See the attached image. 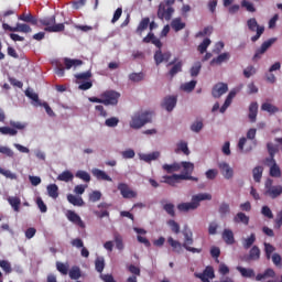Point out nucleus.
Here are the masks:
<instances>
[{
	"label": "nucleus",
	"instance_id": "nucleus-16",
	"mask_svg": "<svg viewBox=\"0 0 282 282\" xmlns=\"http://www.w3.org/2000/svg\"><path fill=\"white\" fill-rule=\"evenodd\" d=\"M171 61V52L162 53V48H159L154 53L155 65H162V63H169Z\"/></svg>",
	"mask_w": 282,
	"mask_h": 282
},
{
	"label": "nucleus",
	"instance_id": "nucleus-19",
	"mask_svg": "<svg viewBox=\"0 0 282 282\" xmlns=\"http://www.w3.org/2000/svg\"><path fill=\"white\" fill-rule=\"evenodd\" d=\"M176 105H177V97L167 96L163 99L161 107H163V109H166V111H173Z\"/></svg>",
	"mask_w": 282,
	"mask_h": 282
},
{
	"label": "nucleus",
	"instance_id": "nucleus-50",
	"mask_svg": "<svg viewBox=\"0 0 282 282\" xmlns=\"http://www.w3.org/2000/svg\"><path fill=\"white\" fill-rule=\"evenodd\" d=\"M262 111H268V113H276L279 112V108L270 102H264L261 105Z\"/></svg>",
	"mask_w": 282,
	"mask_h": 282
},
{
	"label": "nucleus",
	"instance_id": "nucleus-28",
	"mask_svg": "<svg viewBox=\"0 0 282 282\" xmlns=\"http://www.w3.org/2000/svg\"><path fill=\"white\" fill-rule=\"evenodd\" d=\"M93 175L97 180H102L104 182H113L111 176H109L107 173H105V171L99 170V169H94L93 170Z\"/></svg>",
	"mask_w": 282,
	"mask_h": 282
},
{
	"label": "nucleus",
	"instance_id": "nucleus-29",
	"mask_svg": "<svg viewBox=\"0 0 282 282\" xmlns=\"http://www.w3.org/2000/svg\"><path fill=\"white\" fill-rule=\"evenodd\" d=\"M276 276V272L273 269H265L263 273H258L256 275V281H263V279H274Z\"/></svg>",
	"mask_w": 282,
	"mask_h": 282
},
{
	"label": "nucleus",
	"instance_id": "nucleus-51",
	"mask_svg": "<svg viewBox=\"0 0 282 282\" xmlns=\"http://www.w3.org/2000/svg\"><path fill=\"white\" fill-rule=\"evenodd\" d=\"M200 72H202V62H196L189 69V74L192 78H196V76H199Z\"/></svg>",
	"mask_w": 282,
	"mask_h": 282
},
{
	"label": "nucleus",
	"instance_id": "nucleus-36",
	"mask_svg": "<svg viewBox=\"0 0 282 282\" xmlns=\"http://www.w3.org/2000/svg\"><path fill=\"white\" fill-rule=\"evenodd\" d=\"M163 171H166L167 173H177L181 171V162H174L172 164H163L162 166Z\"/></svg>",
	"mask_w": 282,
	"mask_h": 282
},
{
	"label": "nucleus",
	"instance_id": "nucleus-8",
	"mask_svg": "<svg viewBox=\"0 0 282 282\" xmlns=\"http://www.w3.org/2000/svg\"><path fill=\"white\" fill-rule=\"evenodd\" d=\"M175 13V9L173 7H169V4H164L161 2L158 9V19L161 21H171L173 19V14Z\"/></svg>",
	"mask_w": 282,
	"mask_h": 282
},
{
	"label": "nucleus",
	"instance_id": "nucleus-44",
	"mask_svg": "<svg viewBox=\"0 0 282 282\" xmlns=\"http://www.w3.org/2000/svg\"><path fill=\"white\" fill-rule=\"evenodd\" d=\"M58 182H72L74 174L70 171H64L57 176Z\"/></svg>",
	"mask_w": 282,
	"mask_h": 282
},
{
	"label": "nucleus",
	"instance_id": "nucleus-15",
	"mask_svg": "<svg viewBox=\"0 0 282 282\" xmlns=\"http://www.w3.org/2000/svg\"><path fill=\"white\" fill-rule=\"evenodd\" d=\"M265 166H269L270 171H269V175L271 177H281L282 172H281V167L279 166V164H276V160L272 161H264Z\"/></svg>",
	"mask_w": 282,
	"mask_h": 282
},
{
	"label": "nucleus",
	"instance_id": "nucleus-52",
	"mask_svg": "<svg viewBox=\"0 0 282 282\" xmlns=\"http://www.w3.org/2000/svg\"><path fill=\"white\" fill-rule=\"evenodd\" d=\"M263 246H264L265 257L268 261H270L272 259V253L276 250V248L270 245V242H264Z\"/></svg>",
	"mask_w": 282,
	"mask_h": 282
},
{
	"label": "nucleus",
	"instance_id": "nucleus-40",
	"mask_svg": "<svg viewBox=\"0 0 282 282\" xmlns=\"http://www.w3.org/2000/svg\"><path fill=\"white\" fill-rule=\"evenodd\" d=\"M167 243L171 246V248H173L174 252L181 253L182 248H184L183 245H181L180 241L173 239V237L167 238Z\"/></svg>",
	"mask_w": 282,
	"mask_h": 282
},
{
	"label": "nucleus",
	"instance_id": "nucleus-48",
	"mask_svg": "<svg viewBox=\"0 0 282 282\" xmlns=\"http://www.w3.org/2000/svg\"><path fill=\"white\" fill-rule=\"evenodd\" d=\"M0 268L4 274H12V263L8 260H0Z\"/></svg>",
	"mask_w": 282,
	"mask_h": 282
},
{
	"label": "nucleus",
	"instance_id": "nucleus-24",
	"mask_svg": "<svg viewBox=\"0 0 282 282\" xmlns=\"http://www.w3.org/2000/svg\"><path fill=\"white\" fill-rule=\"evenodd\" d=\"M234 224H243V226H248L250 224V216L246 215L242 212H239L234 217Z\"/></svg>",
	"mask_w": 282,
	"mask_h": 282
},
{
	"label": "nucleus",
	"instance_id": "nucleus-32",
	"mask_svg": "<svg viewBox=\"0 0 282 282\" xmlns=\"http://www.w3.org/2000/svg\"><path fill=\"white\" fill-rule=\"evenodd\" d=\"M150 23H151L150 18H143L139 23V25L135 30V33L139 34V36H142V32H144V30H147L149 28Z\"/></svg>",
	"mask_w": 282,
	"mask_h": 282
},
{
	"label": "nucleus",
	"instance_id": "nucleus-13",
	"mask_svg": "<svg viewBox=\"0 0 282 282\" xmlns=\"http://www.w3.org/2000/svg\"><path fill=\"white\" fill-rule=\"evenodd\" d=\"M183 66H184V63H182V61L174 58L172 62L167 63L166 65V67H171L167 73V76H170V78H175V76H177V74L182 72Z\"/></svg>",
	"mask_w": 282,
	"mask_h": 282
},
{
	"label": "nucleus",
	"instance_id": "nucleus-54",
	"mask_svg": "<svg viewBox=\"0 0 282 282\" xmlns=\"http://www.w3.org/2000/svg\"><path fill=\"white\" fill-rule=\"evenodd\" d=\"M113 239L117 250H124V243L122 242V236L119 232L113 234Z\"/></svg>",
	"mask_w": 282,
	"mask_h": 282
},
{
	"label": "nucleus",
	"instance_id": "nucleus-21",
	"mask_svg": "<svg viewBox=\"0 0 282 282\" xmlns=\"http://www.w3.org/2000/svg\"><path fill=\"white\" fill-rule=\"evenodd\" d=\"M111 205L107 204V203H100L97 208H99V210H94V215H96V217H98L99 219H102L105 217H109V207Z\"/></svg>",
	"mask_w": 282,
	"mask_h": 282
},
{
	"label": "nucleus",
	"instance_id": "nucleus-25",
	"mask_svg": "<svg viewBox=\"0 0 282 282\" xmlns=\"http://www.w3.org/2000/svg\"><path fill=\"white\" fill-rule=\"evenodd\" d=\"M259 259H261V249L258 246H253L249 251L247 261H259Z\"/></svg>",
	"mask_w": 282,
	"mask_h": 282
},
{
	"label": "nucleus",
	"instance_id": "nucleus-31",
	"mask_svg": "<svg viewBox=\"0 0 282 282\" xmlns=\"http://www.w3.org/2000/svg\"><path fill=\"white\" fill-rule=\"evenodd\" d=\"M236 96H237V93H235L234 90H231V91L228 94V96H227V98H226L224 105L220 107V113H226V109H228V108L230 107V105H232V99H234Z\"/></svg>",
	"mask_w": 282,
	"mask_h": 282
},
{
	"label": "nucleus",
	"instance_id": "nucleus-59",
	"mask_svg": "<svg viewBox=\"0 0 282 282\" xmlns=\"http://www.w3.org/2000/svg\"><path fill=\"white\" fill-rule=\"evenodd\" d=\"M254 74H257V68H254L252 65H249L246 67V69H243L245 78H250L251 76H254Z\"/></svg>",
	"mask_w": 282,
	"mask_h": 282
},
{
	"label": "nucleus",
	"instance_id": "nucleus-38",
	"mask_svg": "<svg viewBox=\"0 0 282 282\" xmlns=\"http://www.w3.org/2000/svg\"><path fill=\"white\" fill-rule=\"evenodd\" d=\"M64 65H65V69H72V67H78V66L83 65V61L65 57Z\"/></svg>",
	"mask_w": 282,
	"mask_h": 282
},
{
	"label": "nucleus",
	"instance_id": "nucleus-20",
	"mask_svg": "<svg viewBox=\"0 0 282 282\" xmlns=\"http://www.w3.org/2000/svg\"><path fill=\"white\" fill-rule=\"evenodd\" d=\"M66 217L68 221H72V224H75V226H79V228H85V223L83 221L80 216L76 214V212L68 210Z\"/></svg>",
	"mask_w": 282,
	"mask_h": 282
},
{
	"label": "nucleus",
	"instance_id": "nucleus-37",
	"mask_svg": "<svg viewBox=\"0 0 282 282\" xmlns=\"http://www.w3.org/2000/svg\"><path fill=\"white\" fill-rule=\"evenodd\" d=\"M67 202H69V204L73 206H85V200H83V197L75 196L73 194L67 195Z\"/></svg>",
	"mask_w": 282,
	"mask_h": 282
},
{
	"label": "nucleus",
	"instance_id": "nucleus-5",
	"mask_svg": "<svg viewBox=\"0 0 282 282\" xmlns=\"http://www.w3.org/2000/svg\"><path fill=\"white\" fill-rule=\"evenodd\" d=\"M181 170H182V173L178 174L180 176H182L181 180L191 181V182H199V178L197 176H193V172L195 171V164L194 163L188 162V161H182L181 162Z\"/></svg>",
	"mask_w": 282,
	"mask_h": 282
},
{
	"label": "nucleus",
	"instance_id": "nucleus-47",
	"mask_svg": "<svg viewBox=\"0 0 282 282\" xmlns=\"http://www.w3.org/2000/svg\"><path fill=\"white\" fill-rule=\"evenodd\" d=\"M254 241H257V236L254 234H251L250 237L243 240L242 247L245 250H249V248H252L254 245Z\"/></svg>",
	"mask_w": 282,
	"mask_h": 282
},
{
	"label": "nucleus",
	"instance_id": "nucleus-64",
	"mask_svg": "<svg viewBox=\"0 0 282 282\" xmlns=\"http://www.w3.org/2000/svg\"><path fill=\"white\" fill-rule=\"evenodd\" d=\"M281 226H282V209L278 212L276 217L274 219L275 230H281Z\"/></svg>",
	"mask_w": 282,
	"mask_h": 282
},
{
	"label": "nucleus",
	"instance_id": "nucleus-63",
	"mask_svg": "<svg viewBox=\"0 0 282 282\" xmlns=\"http://www.w3.org/2000/svg\"><path fill=\"white\" fill-rule=\"evenodd\" d=\"M55 74L56 76H59V77L65 76V67H63V63L61 62L55 63Z\"/></svg>",
	"mask_w": 282,
	"mask_h": 282
},
{
	"label": "nucleus",
	"instance_id": "nucleus-17",
	"mask_svg": "<svg viewBox=\"0 0 282 282\" xmlns=\"http://www.w3.org/2000/svg\"><path fill=\"white\" fill-rule=\"evenodd\" d=\"M228 91V84L218 83L212 89V96L214 98H221L224 94Z\"/></svg>",
	"mask_w": 282,
	"mask_h": 282
},
{
	"label": "nucleus",
	"instance_id": "nucleus-45",
	"mask_svg": "<svg viewBox=\"0 0 282 282\" xmlns=\"http://www.w3.org/2000/svg\"><path fill=\"white\" fill-rule=\"evenodd\" d=\"M75 177L82 180L83 182L89 183L91 182V175L88 172L79 170L76 172Z\"/></svg>",
	"mask_w": 282,
	"mask_h": 282
},
{
	"label": "nucleus",
	"instance_id": "nucleus-34",
	"mask_svg": "<svg viewBox=\"0 0 282 282\" xmlns=\"http://www.w3.org/2000/svg\"><path fill=\"white\" fill-rule=\"evenodd\" d=\"M226 61H230V53H223L213 58L210 61V65H221V63H226Z\"/></svg>",
	"mask_w": 282,
	"mask_h": 282
},
{
	"label": "nucleus",
	"instance_id": "nucleus-58",
	"mask_svg": "<svg viewBox=\"0 0 282 282\" xmlns=\"http://www.w3.org/2000/svg\"><path fill=\"white\" fill-rule=\"evenodd\" d=\"M163 210H165L170 217H175V205H173V203L165 204Z\"/></svg>",
	"mask_w": 282,
	"mask_h": 282
},
{
	"label": "nucleus",
	"instance_id": "nucleus-56",
	"mask_svg": "<svg viewBox=\"0 0 282 282\" xmlns=\"http://www.w3.org/2000/svg\"><path fill=\"white\" fill-rule=\"evenodd\" d=\"M0 133H2V135H17V133H19V131H17V129L10 128V127H0Z\"/></svg>",
	"mask_w": 282,
	"mask_h": 282
},
{
	"label": "nucleus",
	"instance_id": "nucleus-27",
	"mask_svg": "<svg viewBox=\"0 0 282 282\" xmlns=\"http://www.w3.org/2000/svg\"><path fill=\"white\" fill-rule=\"evenodd\" d=\"M171 28L174 32H182L186 28V22H183L182 18H175L171 22Z\"/></svg>",
	"mask_w": 282,
	"mask_h": 282
},
{
	"label": "nucleus",
	"instance_id": "nucleus-53",
	"mask_svg": "<svg viewBox=\"0 0 282 282\" xmlns=\"http://www.w3.org/2000/svg\"><path fill=\"white\" fill-rule=\"evenodd\" d=\"M212 41L210 39L206 37L203 40V42L198 45L197 50L200 54H206V51L208 50V46L210 45Z\"/></svg>",
	"mask_w": 282,
	"mask_h": 282
},
{
	"label": "nucleus",
	"instance_id": "nucleus-41",
	"mask_svg": "<svg viewBox=\"0 0 282 282\" xmlns=\"http://www.w3.org/2000/svg\"><path fill=\"white\" fill-rule=\"evenodd\" d=\"M69 279H72V281H78V279H80V276L83 275L80 272V267H72V269L68 272Z\"/></svg>",
	"mask_w": 282,
	"mask_h": 282
},
{
	"label": "nucleus",
	"instance_id": "nucleus-10",
	"mask_svg": "<svg viewBox=\"0 0 282 282\" xmlns=\"http://www.w3.org/2000/svg\"><path fill=\"white\" fill-rule=\"evenodd\" d=\"M2 29L6 32H22L23 34L32 33V26L25 23H17L15 26H10L8 23H2Z\"/></svg>",
	"mask_w": 282,
	"mask_h": 282
},
{
	"label": "nucleus",
	"instance_id": "nucleus-33",
	"mask_svg": "<svg viewBox=\"0 0 282 282\" xmlns=\"http://www.w3.org/2000/svg\"><path fill=\"white\" fill-rule=\"evenodd\" d=\"M223 239L228 246H232L235 243V234L230 229H224Z\"/></svg>",
	"mask_w": 282,
	"mask_h": 282
},
{
	"label": "nucleus",
	"instance_id": "nucleus-2",
	"mask_svg": "<svg viewBox=\"0 0 282 282\" xmlns=\"http://www.w3.org/2000/svg\"><path fill=\"white\" fill-rule=\"evenodd\" d=\"M36 28H44V32H65V23H56V15L37 19Z\"/></svg>",
	"mask_w": 282,
	"mask_h": 282
},
{
	"label": "nucleus",
	"instance_id": "nucleus-49",
	"mask_svg": "<svg viewBox=\"0 0 282 282\" xmlns=\"http://www.w3.org/2000/svg\"><path fill=\"white\" fill-rule=\"evenodd\" d=\"M160 158V152H152L150 154H140V160L143 162H153V160H158Z\"/></svg>",
	"mask_w": 282,
	"mask_h": 282
},
{
	"label": "nucleus",
	"instance_id": "nucleus-26",
	"mask_svg": "<svg viewBox=\"0 0 282 282\" xmlns=\"http://www.w3.org/2000/svg\"><path fill=\"white\" fill-rule=\"evenodd\" d=\"M257 113H259V104L251 102L249 106V115H248L250 122H257Z\"/></svg>",
	"mask_w": 282,
	"mask_h": 282
},
{
	"label": "nucleus",
	"instance_id": "nucleus-22",
	"mask_svg": "<svg viewBox=\"0 0 282 282\" xmlns=\"http://www.w3.org/2000/svg\"><path fill=\"white\" fill-rule=\"evenodd\" d=\"M19 21H23L24 23H30L31 25H39V18L33 15L32 13H22L18 17Z\"/></svg>",
	"mask_w": 282,
	"mask_h": 282
},
{
	"label": "nucleus",
	"instance_id": "nucleus-43",
	"mask_svg": "<svg viewBox=\"0 0 282 282\" xmlns=\"http://www.w3.org/2000/svg\"><path fill=\"white\" fill-rule=\"evenodd\" d=\"M218 213L220 217H226L227 215H230V204L223 202L219 205Z\"/></svg>",
	"mask_w": 282,
	"mask_h": 282
},
{
	"label": "nucleus",
	"instance_id": "nucleus-3",
	"mask_svg": "<svg viewBox=\"0 0 282 282\" xmlns=\"http://www.w3.org/2000/svg\"><path fill=\"white\" fill-rule=\"evenodd\" d=\"M153 119V112L149 110H140L137 111L130 121L131 129H142L144 124H149L151 120Z\"/></svg>",
	"mask_w": 282,
	"mask_h": 282
},
{
	"label": "nucleus",
	"instance_id": "nucleus-46",
	"mask_svg": "<svg viewBox=\"0 0 282 282\" xmlns=\"http://www.w3.org/2000/svg\"><path fill=\"white\" fill-rule=\"evenodd\" d=\"M47 194H48V197H52L53 199L58 198V185L50 184L47 186Z\"/></svg>",
	"mask_w": 282,
	"mask_h": 282
},
{
	"label": "nucleus",
	"instance_id": "nucleus-61",
	"mask_svg": "<svg viewBox=\"0 0 282 282\" xmlns=\"http://www.w3.org/2000/svg\"><path fill=\"white\" fill-rule=\"evenodd\" d=\"M167 226H170L172 232H174V235H180V224H177V221L170 219L167 221Z\"/></svg>",
	"mask_w": 282,
	"mask_h": 282
},
{
	"label": "nucleus",
	"instance_id": "nucleus-62",
	"mask_svg": "<svg viewBox=\"0 0 282 282\" xmlns=\"http://www.w3.org/2000/svg\"><path fill=\"white\" fill-rule=\"evenodd\" d=\"M95 268L99 273H102V270H105V258H97L95 261Z\"/></svg>",
	"mask_w": 282,
	"mask_h": 282
},
{
	"label": "nucleus",
	"instance_id": "nucleus-9",
	"mask_svg": "<svg viewBox=\"0 0 282 282\" xmlns=\"http://www.w3.org/2000/svg\"><path fill=\"white\" fill-rule=\"evenodd\" d=\"M101 100H104V105L109 107V105L116 106L118 105V99L120 98V94L115 90H106L100 95Z\"/></svg>",
	"mask_w": 282,
	"mask_h": 282
},
{
	"label": "nucleus",
	"instance_id": "nucleus-60",
	"mask_svg": "<svg viewBox=\"0 0 282 282\" xmlns=\"http://www.w3.org/2000/svg\"><path fill=\"white\" fill-rule=\"evenodd\" d=\"M197 86V80H191L188 83H185L183 86H182V89L183 91H193V89H195V87Z\"/></svg>",
	"mask_w": 282,
	"mask_h": 282
},
{
	"label": "nucleus",
	"instance_id": "nucleus-23",
	"mask_svg": "<svg viewBox=\"0 0 282 282\" xmlns=\"http://www.w3.org/2000/svg\"><path fill=\"white\" fill-rule=\"evenodd\" d=\"M267 149L269 153V158L264 160V162H274V155L279 153V145H275L272 142L267 143Z\"/></svg>",
	"mask_w": 282,
	"mask_h": 282
},
{
	"label": "nucleus",
	"instance_id": "nucleus-42",
	"mask_svg": "<svg viewBox=\"0 0 282 282\" xmlns=\"http://www.w3.org/2000/svg\"><path fill=\"white\" fill-rule=\"evenodd\" d=\"M184 153V155H191V150H188V143L181 141L180 143H177L176 149H175V153Z\"/></svg>",
	"mask_w": 282,
	"mask_h": 282
},
{
	"label": "nucleus",
	"instance_id": "nucleus-12",
	"mask_svg": "<svg viewBox=\"0 0 282 282\" xmlns=\"http://www.w3.org/2000/svg\"><path fill=\"white\" fill-rule=\"evenodd\" d=\"M123 199H133L138 197V192L131 189L127 183H119L117 186Z\"/></svg>",
	"mask_w": 282,
	"mask_h": 282
},
{
	"label": "nucleus",
	"instance_id": "nucleus-30",
	"mask_svg": "<svg viewBox=\"0 0 282 282\" xmlns=\"http://www.w3.org/2000/svg\"><path fill=\"white\" fill-rule=\"evenodd\" d=\"M236 270L241 274L243 279H254V269L237 267Z\"/></svg>",
	"mask_w": 282,
	"mask_h": 282
},
{
	"label": "nucleus",
	"instance_id": "nucleus-7",
	"mask_svg": "<svg viewBox=\"0 0 282 282\" xmlns=\"http://www.w3.org/2000/svg\"><path fill=\"white\" fill-rule=\"evenodd\" d=\"M247 28L250 32H257L256 35L251 37L252 43H257V41L261 39L263 32H265V26L259 25L256 18H250L247 21Z\"/></svg>",
	"mask_w": 282,
	"mask_h": 282
},
{
	"label": "nucleus",
	"instance_id": "nucleus-6",
	"mask_svg": "<svg viewBox=\"0 0 282 282\" xmlns=\"http://www.w3.org/2000/svg\"><path fill=\"white\" fill-rule=\"evenodd\" d=\"M274 181L272 178H267L264 183V195L271 199H276L282 195V185H273Z\"/></svg>",
	"mask_w": 282,
	"mask_h": 282
},
{
	"label": "nucleus",
	"instance_id": "nucleus-55",
	"mask_svg": "<svg viewBox=\"0 0 282 282\" xmlns=\"http://www.w3.org/2000/svg\"><path fill=\"white\" fill-rule=\"evenodd\" d=\"M143 78H144V73H142V72L131 73L129 75V80H131V83H142Z\"/></svg>",
	"mask_w": 282,
	"mask_h": 282
},
{
	"label": "nucleus",
	"instance_id": "nucleus-35",
	"mask_svg": "<svg viewBox=\"0 0 282 282\" xmlns=\"http://www.w3.org/2000/svg\"><path fill=\"white\" fill-rule=\"evenodd\" d=\"M8 203L15 213H19V210H21V198H19L18 196H9Z\"/></svg>",
	"mask_w": 282,
	"mask_h": 282
},
{
	"label": "nucleus",
	"instance_id": "nucleus-18",
	"mask_svg": "<svg viewBox=\"0 0 282 282\" xmlns=\"http://www.w3.org/2000/svg\"><path fill=\"white\" fill-rule=\"evenodd\" d=\"M182 177L184 176H180V174L164 175L161 182L169 184V186H177V184L183 181Z\"/></svg>",
	"mask_w": 282,
	"mask_h": 282
},
{
	"label": "nucleus",
	"instance_id": "nucleus-57",
	"mask_svg": "<svg viewBox=\"0 0 282 282\" xmlns=\"http://www.w3.org/2000/svg\"><path fill=\"white\" fill-rule=\"evenodd\" d=\"M25 96L28 98H30L31 100H33V102H35V107L41 106V100L39 99V95L36 93H32L30 90H26Z\"/></svg>",
	"mask_w": 282,
	"mask_h": 282
},
{
	"label": "nucleus",
	"instance_id": "nucleus-11",
	"mask_svg": "<svg viewBox=\"0 0 282 282\" xmlns=\"http://www.w3.org/2000/svg\"><path fill=\"white\" fill-rule=\"evenodd\" d=\"M274 43H276V39L271 37L268 41H264L260 48H258L253 55V61H260L261 56H263V54H265V52H268V50H270V47H272V45H274Z\"/></svg>",
	"mask_w": 282,
	"mask_h": 282
},
{
	"label": "nucleus",
	"instance_id": "nucleus-4",
	"mask_svg": "<svg viewBox=\"0 0 282 282\" xmlns=\"http://www.w3.org/2000/svg\"><path fill=\"white\" fill-rule=\"evenodd\" d=\"M182 234L184 236L183 247L187 250V252H192L193 254H200V252L203 251L202 248L191 247L195 242V240L193 239V231L188 227H185Z\"/></svg>",
	"mask_w": 282,
	"mask_h": 282
},
{
	"label": "nucleus",
	"instance_id": "nucleus-1",
	"mask_svg": "<svg viewBox=\"0 0 282 282\" xmlns=\"http://www.w3.org/2000/svg\"><path fill=\"white\" fill-rule=\"evenodd\" d=\"M210 199H213L212 194L199 193L192 196V202L178 204L177 209L181 213H188V210H197V208H199V202H210Z\"/></svg>",
	"mask_w": 282,
	"mask_h": 282
},
{
	"label": "nucleus",
	"instance_id": "nucleus-14",
	"mask_svg": "<svg viewBox=\"0 0 282 282\" xmlns=\"http://www.w3.org/2000/svg\"><path fill=\"white\" fill-rule=\"evenodd\" d=\"M218 169L220 170V173L225 177V180H232V177H235V170H232V167H230V164H228L227 162L218 163Z\"/></svg>",
	"mask_w": 282,
	"mask_h": 282
},
{
	"label": "nucleus",
	"instance_id": "nucleus-39",
	"mask_svg": "<svg viewBox=\"0 0 282 282\" xmlns=\"http://www.w3.org/2000/svg\"><path fill=\"white\" fill-rule=\"evenodd\" d=\"M252 175H253V181H254L257 184H260V183H261V177H263V166H261V165L256 166V167L252 170Z\"/></svg>",
	"mask_w": 282,
	"mask_h": 282
}]
</instances>
